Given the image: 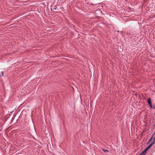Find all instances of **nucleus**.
<instances>
[{
	"mask_svg": "<svg viewBox=\"0 0 155 155\" xmlns=\"http://www.w3.org/2000/svg\"><path fill=\"white\" fill-rule=\"evenodd\" d=\"M133 98V97H132V99Z\"/></svg>",
	"mask_w": 155,
	"mask_h": 155,
	"instance_id": "14",
	"label": "nucleus"
},
{
	"mask_svg": "<svg viewBox=\"0 0 155 155\" xmlns=\"http://www.w3.org/2000/svg\"><path fill=\"white\" fill-rule=\"evenodd\" d=\"M56 9V8H53V10L55 11V10Z\"/></svg>",
	"mask_w": 155,
	"mask_h": 155,
	"instance_id": "11",
	"label": "nucleus"
},
{
	"mask_svg": "<svg viewBox=\"0 0 155 155\" xmlns=\"http://www.w3.org/2000/svg\"><path fill=\"white\" fill-rule=\"evenodd\" d=\"M102 150L104 152H105V153H107V152H109V151L108 150H106V149H102Z\"/></svg>",
	"mask_w": 155,
	"mask_h": 155,
	"instance_id": "3",
	"label": "nucleus"
},
{
	"mask_svg": "<svg viewBox=\"0 0 155 155\" xmlns=\"http://www.w3.org/2000/svg\"><path fill=\"white\" fill-rule=\"evenodd\" d=\"M155 143V140H153V141L152 142V143H151V144L153 145Z\"/></svg>",
	"mask_w": 155,
	"mask_h": 155,
	"instance_id": "6",
	"label": "nucleus"
},
{
	"mask_svg": "<svg viewBox=\"0 0 155 155\" xmlns=\"http://www.w3.org/2000/svg\"><path fill=\"white\" fill-rule=\"evenodd\" d=\"M146 152L147 151H145V150L144 151H143V152H142L141 153H142L143 154V155L144 154V155H145V153H146Z\"/></svg>",
	"mask_w": 155,
	"mask_h": 155,
	"instance_id": "4",
	"label": "nucleus"
},
{
	"mask_svg": "<svg viewBox=\"0 0 155 155\" xmlns=\"http://www.w3.org/2000/svg\"><path fill=\"white\" fill-rule=\"evenodd\" d=\"M139 155H144V154L143 155L142 153H140Z\"/></svg>",
	"mask_w": 155,
	"mask_h": 155,
	"instance_id": "13",
	"label": "nucleus"
},
{
	"mask_svg": "<svg viewBox=\"0 0 155 155\" xmlns=\"http://www.w3.org/2000/svg\"><path fill=\"white\" fill-rule=\"evenodd\" d=\"M153 140H155V137L153 138Z\"/></svg>",
	"mask_w": 155,
	"mask_h": 155,
	"instance_id": "12",
	"label": "nucleus"
},
{
	"mask_svg": "<svg viewBox=\"0 0 155 155\" xmlns=\"http://www.w3.org/2000/svg\"><path fill=\"white\" fill-rule=\"evenodd\" d=\"M147 102L148 103V104H149L150 108H152V102H151V99L150 98H149L148 99V100L147 101Z\"/></svg>",
	"mask_w": 155,
	"mask_h": 155,
	"instance_id": "1",
	"label": "nucleus"
},
{
	"mask_svg": "<svg viewBox=\"0 0 155 155\" xmlns=\"http://www.w3.org/2000/svg\"><path fill=\"white\" fill-rule=\"evenodd\" d=\"M152 145L150 144L148 147V148H150Z\"/></svg>",
	"mask_w": 155,
	"mask_h": 155,
	"instance_id": "8",
	"label": "nucleus"
},
{
	"mask_svg": "<svg viewBox=\"0 0 155 155\" xmlns=\"http://www.w3.org/2000/svg\"><path fill=\"white\" fill-rule=\"evenodd\" d=\"M149 149V148H148V147H147L145 150V151H147Z\"/></svg>",
	"mask_w": 155,
	"mask_h": 155,
	"instance_id": "9",
	"label": "nucleus"
},
{
	"mask_svg": "<svg viewBox=\"0 0 155 155\" xmlns=\"http://www.w3.org/2000/svg\"><path fill=\"white\" fill-rule=\"evenodd\" d=\"M155 143V140H153V141L152 142V143H151V144L153 145Z\"/></svg>",
	"mask_w": 155,
	"mask_h": 155,
	"instance_id": "5",
	"label": "nucleus"
},
{
	"mask_svg": "<svg viewBox=\"0 0 155 155\" xmlns=\"http://www.w3.org/2000/svg\"><path fill=\"white\" fill-rule=\"evenodd\" d=\"M149 149V148H148V147H147L145 150V151H147Z\"/></svg>",
	"mask_w": 155,
	"mask_h": 155,
	"instance_id": "10",
	"label": "nucleus"
},
{
	"mask_svg": "<svg viewBox=\"0 0 155 155\" xmlns=\"http://www.w3.org/2000/svg\"><path fill=\"white\" fill-rule=\"evenodd\" d=\"M1 74L0 75V77H1L3 75V71H2L1 72Z\"/></svg>",
	"mask_w": 155,
	"mask_h": 155,
	"instance_id": "7",
	"label": "nucleus"
},
{
	"mask_svg": "<svg viewBox=\"0 0 155 155\" xmlns=\"http://www.w3.org/2000/svg\"><path fill=\"white\" fill-rule=\"evenodd\" d=\"M155 135V132L153 134V135L152 137H151V138L150 139L149 141L148 142V143L147 144L149 143L152 140H153V136Z\"/></svg>",
	"mask_w": 155,
	"mask_h": 155,
	"instance_id": "2",
	"label": "nucleus"
}]
</instances>
